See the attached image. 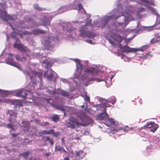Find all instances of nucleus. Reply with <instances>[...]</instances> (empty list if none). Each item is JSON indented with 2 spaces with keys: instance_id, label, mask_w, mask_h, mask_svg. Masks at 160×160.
<instances>
[{
  "instance_id": "obj_1",
  "label": "nucleus",
  "mask_w": 160,
  "mask_h": 160,
  "mask_svg": "<svg viewBox=\"0 0 160 160\" xmlns=\"http://www.w3.org/2000/svg\"><path fill=\"white\" fill-rule=\"evenodd\" d=\"M84 116L87 118L85 122H79L77 119L72 117L70 118L68 121L66 123L67 127L71 129H74L76 127H78L79 126H85L92 123V121L91 118H89L88 116L85 115Z\"/></svg>"
},
{
  "instance_id": "obj_2",
  "label": "nucleus",
  "mask_w": 160,
  "mask_h": 160,
  "mask_svg": "<svg viewBox=\"0 0 160 160\" xmlns=\"http://www.w3.org/2000/svg\"><path fill=\"white\" fill-rule=\"evenodd\" d=\"M148 46V45H145L142 47L141 48L139 49H137L135 48H132L129 47L127 45L123 46L121 48V49L124 52L126 53L131 52H136L138 51H143L147 48Z\"/></svg>"
},
{
  "instance_id": "obj_3",
  "label": "nucleus",
  "mask_w": 160,
  "mask_h": 160,
  "mask_svg": "<svg viewBox=\"0 0 160 160\" xmlns=\"http://www.w3.org/2000/svg\"><path fill=\"white\" fill-rule=\"evenodd\" d=\"M16 59L19 61H24L30 59V56L28 54L22 53L18 54L14 57Z\"/></svg>"
},
{
  "instance_id": "obj_4",
  "label": "nucleus",
  "mask_w": 160,
  "mask_h": 160,
  "mask_svg": "<svg viewBox=\"0 0 160 160\" xmlns=\"http://www.w3.org/2000/svg\"><path fill=\"white\" fill-rule=\"evenodd\" d=\"M42 76V73L39 72H37L35 74L33 75L30 77L32 82L33 84H36L37 83L36 80L37 77H38L40 79H41Z\"/></svg>"
},
{
  "instance_id": "obj_5",
  "label": "nucleus",
  "mask_w": 160,
  "mask_h": 160,
  "mask_svg": "<svg viewBox=\"0 0 160 160\" xmlns=\"http://www.w3.org/2000/svg\"><path fill=\"white\" fill-rule=\"evenodd\" d=\"M9 114V120L10 122H14L17 117V113L12 110H10L8 112Z\"/></svg>"
},
{
  "instance_id": "obj_6",
  "label": "nucleus",
  "mask_w": 160,
  "mask_h": 160,
  "mask_svg": "<svg viewBox=\"0 0 160 160\" xmlns=\"http://www.w3.org/2000/svg\"><path fill=\"white\" fill-rule=\"evenodd\" d=\"M15 95L18 97H21L24 99L26 98L27 96L26 91L23 89L17 90L15 92Z\"/></svg>"
},
{
  "instance_id": "obj_7",
  "label": "nucleus",
  "mask_w": 160,
  "mask_h": 160,
  "mask_svg": "<svg viewBox=\"0 0 160 160\" xmlns=\"http://www.w3.org/2000/svg\"><path fill=\"white\" fill-rule=\"evenodd\" d=\"M0 17L4 20L8 21V20L12 21V17L7 14L6 12H3L0 14Z\"/></svg>"
},
{
  "instance_id": "obj_8",
  "label": "nucleus",
  "mask_w": 160,
  "mask_h": 160,
  "mask_svg": "<svg viewBox=\"0 0 160 160\" xmlns=\"http://www.w3.org/2000/svg\"><path fill=\"white\" fill-rule=\"evenodd\" d=\"M84 154L83 151L80 150L77 152L75 155L74 160H79L82 159L84 157Z\"/></svg>"
},
{
  "instance_id": "obj_9",
  "label": "nucleus",
  "mask_w": 160,
  "mask_h": 160,
  "mask_svg": "<svg viewBox=\"0 0 160 160\" xmlns=\"http://www.w3.org/2000/svg\"><path fill=\"white\" fill-rule=\"evenodd\" d=\"M50 69V71L48 70L44 74V76L48 80L51 81L53 78L54 75L52 72H51L52 70L51 69Z\"/></svg>"
},
{
  "instance_id": "obj_10",
  "label": "nucleus",
  "mask_w": 160,
  "mask_h": 160,
  "mask_svg": "<svg viewBox=\"0 0 160 160\" xmlns=\"http://www.w3.org/2000/svg\"><path fill=\"white\" fill-rule=\"evenodd\" d=\"M6 62L7 63L12 65L13 66L16 67L18 68L20 67L19 65L17 62H15L13 61V59L11 58H8L6 60Z\"/></svg>"
},
{
  "instance_id": "obj_11",
  "label": "nucleus",
  "mask_w": 160,
  "mask_h": 160,
  "mask_svg": "<svg viewBox=\"0 0 160 160\" xmlns=\"http://www.w3.org/2000/svg\"><path fill=\"white\" fill-rule=\"evenodd\" d=\"M85 73H88L89 74H92L93 76L96 75L98 73V71L96 69L92 67L88 68L85 70Z\"/></svg>"
},
{
  "instance_id": "obj_12",
  "label": "nucleus",
  "mask_w": 160,
  "mask_h": 160,
  "mask_svg": "<svg viewBox=\"0 0 160 160\" xmlns=\"http://www.w3.org/2000/svg\"><path fill=\"white\" fill-rule=\"evenodd\" d=\"M106 121L107 123V125L108 126H113L115 124L116 121L112 118H108L106 119Z\"/></svg>"
},
{
  "instance_id": "obj_13",
  "label": "nucleus",
  "mask_w": 160,
  "mask_h": 160,
  "mask_svg": "<svg viewBox=\"0 0 160 160\" xmlns=\"http://www.w3.org/2000/svg\"><path fill=\"white\" fill-rule=\"evenodd\" d=\"M46 31L39 29H37L34 30L32 32V34L35 35H38L39 34H44L46 33Z\"/></svg>"
},
{
  "instance_id": "obj_14",
  "label": "nucleus",
  "mask_w": 160,
  "mask_h": 160,
  "mask_svg": "<svg viewBox=\"0 0 160 160\" xmlns=\"http://www.w3.org/2000/svg\"><path fill=\"white\" fill-rule=\"evenodd\" d=\"M9 23L10 24V26L12 28L13 30V33H12L11 34L12 37L14 38H15V37H16V35L15 34H14L15 33H17L18 34L20 35V34H21V33H20V31L18 29H15L14 28H12V27L11 25V23L9 22Z\"/></svg>"
},
{
  "instance_id": "obj_15",
  "label": "nucleus",
  "mask_w": 160,
  "mask_h": 160,
  "mask_svg": "<svg viewBox=\"0 0 160 160\" xmlns=\"http://www.w3.org/2000/svg\"><path fill=\"white\" fill-rule=\"evenodd\" d=\"M87 28L85 26H83L80 29V32L82 36L85 37L86 34L87 32Z\"/></svg>"
},
{
  "instance_id": "obj_16",
  "label": "nucleus",
  "mask_w": 160,
  "mask_h": 160,
  "mask_svg": "<svg viewBox=\"0 0 160 160\" xmlns=\"http://www.w3.org/2000/svg\"><path fill=\"white\" fill-rule=\"evenodd\" d=\"M106 108H105L104 109V112L99 114L98 116V117L101 120H103L105 119L108 116V114L106 113Z\"/></svg>"
},
{
  "instance_id": "obj_17",
  "label": "nucleus",
  "mask_w": 160,
  "mask_h": 160,
  "mask_svg": "<svg viewBox=\"0 0 160 160\" xmlns=\"http://www.w3.org/2000/svg\"><path fill=\"white\" fill-rule=\"evenodd\" d=\"M22 126L26 128L27 129H28L30 127V124L28 121L26 120H23L22 122Z\"/></svg>"
},
{
  "instance_id": "obj_18",
  "label": "nucleus",
  "mask_w": 160,
  "mask_h": 160,
  "mask_svg": "<svg viewBox=\"0 0 160 160\" xmlns=\"http://www.w3.org/2000/svg\"><path fill=\"white\" fill-rule=\"evenodd\" d=\"M33 8L39 11H45L46 10L45 8L40 7L37 3L34 4L33 5Z\"/></svg>"
},
{
  "instance_id": "obj_19",
  "label": "nucleus",
  "mask_w": 160,
  "mask_h": 160,
  "mask_svg": "<svg viewBox=\"0 0 160 160\" xmlns=\"http://www.w3.org/2000/svg\"><path fill=\"white\" fill-rule=\"evenodd\" d=\"M123 19L124 20V21L122 22H118V24L119 26H121L122 24H124L125 26L126 27L127 25L128 22L127 21L128 20L129 17H127L126 16L123 17Z\"/></svg>"
},
{
  "instance_id": "obj_20",
  "label": "nucleus",
  "mask_w": 160,
  "mask_h": 160,
  "mask_svg": "<svg viewBox=\"0 0 160 160\" xmlns=\"http://www.w3.org/2000/svg\"><path fill=\"white\" fill-rule=\"evenodd\" d=\"M53 107L55 108L56 109L61 110L62 111L64 112L65 109L64 106L61 105H53Z\"/></svg>"
},
{
  "instance_id": "obj_21",
  "label": "nucleus",
  "mask_w": 160,
  "mask_h": 160,
  "mask_svg": "<svg viewBox=\"0 0 160 160\" xmlns=\"http://www.w3.org/2000/svg\"><path fill=\"white\" fill-rule=\"evenodd\" d=\"M159 127V126L158 124L155 123H154V125L150 129V131L154 132Z\"/></svg>"
},
{
  "instance_id": "obj_22",
  "label": "nucleus",
  "mask_w": 160,
  "mask_h": 160,
  "mask_svg": "<svg viewBox=\"0 0 160 160\" xmlns=\"http://www.w3.org/2000/svg\"><path fill=\"white\" fill-rule=\"evenodd\" d=\"M75 62L76 63V66L78 68L82 69V65L80 62V60L78 59H76Z\"/></svg>"
},
{
  "instance_id": "obj_23",
  "label": "nucleus",
  "mask_w": 160,
  "mask_h": 160,
  "mask_svg": "<svg viewBox=\"0 0 160 160\" xmlns=\"http://www.w3.org/2000/svg\"><path fill=\"white\" fill-rule=\"evenodd\" d=\"M0 6L2 8L4 9L7 7L5 0H0Z\"/></svg>"
},
{
  "instance_id": "obj_24",
  "label": "nucleus",
  "mask_w": 160,
  "mask_h": 160,
  "mask_svg": "<svg viewBox=\"0 0 160 160\" xmlns=\"http://www.w3.org/2000/svg\"><path fill=\"white\" fill-rule=\"evenodd\" d=\"M114 40L118 42H121L123 40V38L120 35H116L114 38Z\"/></svg>"
},
{
  "instance_id": "obj_25",
  "label": "nucleus",
  "mask_w": 160,
  "mask_h": 160,
  "mask_svg": "<svg viewBox=\"0 0 160 160\" xmlns=\"http://www.w3.org/2000/svg\"><path fill=\"white\" fill-rule=\"evenodd\" d=\"M155 123L154 122H147L146 125L144 126V128H150V129L152 128V127L154 125Z\"/></svg>"
},
{
  "instance_id": "obj_26",
  "label": "nucleus",
  "mask_w": 160,
  "mask_h": 160,
  "mask_svg": "<svg viewBox=\"0 0 160 160\" xmlns=\"http://www.w3.org/2000/svg\"><path fill=\"white\" fill-rule=\"evenodd\" d=\"M23 44L20 43H18L15 42L13 44V47L15 48H16L18 50H20Z\"/></svg>"
},
{
  "instance_id": "obj_27",
  "label": "nucleus",
  "mask_w": 160,
  "mask_h": 160,
  "mask_svg": "<svg viewBox=\"0 0 160 160\" xmlns=\"http://www.w3.org/2000/svg\"><path fill=\"white\" fill-rule=\"evenodd\" d=\"M145 11V8L142 7H140L138 8L137 11V14L139 16H140V14L141 13L144 12Z\"/></svg>"
},
{
  "instance_id": "obj_28",
  "label": "nucleus",
  "mask_w": 160,
  "mask_h": 160,
  "mask_svg": "<svg viewBox=\"0 0 160 160\" xmlns=\"http://www.w3.org/2000/svg\"><path fill=\"white\" fill-rule=\"evenodd\" d=\"M29 152L28 151L26 152L21 153L19 155V156H22L25 159H27L28 158V157L29 155Z\"/></svg>"
},
{
  "instance_id": "obj_29",
  "label": "nucleus",
  "mask_w": 160,
  "mask_h": 160,
  "mask_svg": "<svg viewBox=\"0 0 160 160\" xmlns=\"http://www.w3.org/2000/svg\"><path fill=\"white\" fill-rule=\"evenodd\" d=\"M59 119V117H58V115L57 114L54 115V116L51 118V120L54 122L58 120Z\"/></svg>"
},
{
  "instance_id": "obj_30",
  "label": "nucleus",
  "mask_w": 160,
  "mask_h": 160,
  "mask_svg": "<svg viewBox=\"0 0 160 160\" xmlns=\"http://www.w3.org/2000/svg\"><path fill=\"white\" fill-rule=\"evenodd\" d=\"M60 93L64 97H68L69 96V94L67 92L64 91L62 90L60 91Z\"/></svg>"
},
{
  "instance_id": "obj_31",
  "label": "nucleus",
  "mask_w": 160,
  "mask_h": 160,
  "mask_svg": "<svg viewBox=\"0 0 160 160\" xmlns=\"http://www.w3.org/2000/svg\"><path fill=\"white\" fill-rule=\"evenodd\" d=\"M37 134L36 135V136H38L39 137H41L44 135H47L46 132V130H43L41 132H37Z\"/></svg>"
},
{
  "instance_id": "obj_32",
  "label": "nucleus",
  "mask_w": 160,
  "mask_h": 160,
  "mask_svg": "<svg viewBox=\"0 0 160 160\" xmlns=\"http://www.w3.org/2000/svg\"><path fill=\"white\" fill-rule=\"evenodd\" d=\"M85 37L90 38H93L94 37L93 33L92 32L88 31L87 32Z\"/></svg>"
},
{
  "instance_id": "obj_33",
  "label": "nucleus",
  "mask_w": 160,
  "mask_h": 160,
  "mask_svg": "<svg viewBox=\"0 0 160 160\" xmlns=\"http://www.w3.org/2000/svg\"><path fill=\"white\" fill-rule=\"evenodd\" d=\"M20 50H21L22 52H26L27 51H28V49L27 47H24L23 46V44L20 49Z\"/></svg>"
},
{
  "instance_id": "obj_34",
  "label": "nucleus",
  "mask_w": 160,
  "mask_h": 160,
  "mask_svg": "<svg viewBox=\"0 0 160 160\" xmlns=\"http://www.w3.org/2000/svg\"><path fill=\"white\" fill-rule=\"evenodd\" d=\"M43 22V25L44 26H49L50 24V22L48 20H44Z\"/></svg>"
},
{
  "instance_id": "obj_35",
  "label": "nucleus",
  "mask_w": 160,
  "mask_h": 160,
  "mask_svg": "<svg viewBox=\"0 0 160 160\" xmlns=\"http://www.w3.org/2000/svg\"><path fill=\"white\" fill-rule=\"evenodd\" d=\"M62 148L59 145H56L55 148V150L56 151H59L60 152L62 151Z\"/></svg>"
},
{
  "instance_id": "obj_36",
  "label": "nucleus",
  "mask_w": 160,
  "mask_h": 160,
  "mask_svg": "<svg viewBox=\"0 0 160 160\" xmlns=\"http://www.w3.org/2000/svg\"><path fill=\"white\" fill-rule=\"evenodd\" d=\"M55 132V131L53 129H49L48 131H47L46 130V134L48 135V134H52Z\"/></svg>"
},
{
  "instance_id": "obj_37",
  "label": "nucleus",
  "mask_w": 160,
  "mask_h": 160,
  "mask_svg": "<svg viewBox=\"0 0 160 160\" xmlns=\"http://www.w3.org/2000/svg\"><path fill=\"white\" fill-rule=\"evenodd\" d=\"M50 137L49 136H44L42 137V140L45 142L48 141Z\"/></svg>"
},
{
  "instance_id": "obj_38",
  "label": "nucleus",
  "mask_w": 160,
  "mask_h": 160,
  "mask_svg": "<svg viewBox=\"0 0 160 160\" xmlns=\"http://www.w3.org/2000/svg\"><path fill=\"white\" fill-rule=\"evenodd\" d=\"M83 98H84L85 100L86 101H87V102H89L90 101V98L89 96H88L87 95H85L83 97Z\"/></svg>"
},
{
  "instance_id": "obj_39",
  "label": "nucleus",
  "mask_w": 160,
  "mask_h": 160,
  "mask_svg": "<svg viewBox=\"0 0 160 160\" xmlns=\"http://www.w3.org/2000/svg\"><path fill=\"white\" fill-rule=\"evenodd\" d=\"M5 126L7 128H12L13 127V124L12 123H10L6 125Z\"/></svg>"
},
{
  "instance_id": "obj_40",
  "label": "nucleus",
  "mask_w": 160,
  "mask_h": 160,
  "mask_svg": "<svg viewBox=\"0 0 160 160\" xmlns=\"http://www.w3.org/2000/svg\"><path fill=\"white\" fill-rule=\"evenodd\" d=\"M48 141L51 145H53L54 144V141L52 138H49Z\"/></svg>"
},
{
  "instance_id": "obj_41",
  "label": "nucleus",
  "mask_w": 160,
  "mask_h": 160,
  "mask_svg": "<svg viewBox=\"0 0 160 160\" xmlns=\"http://www.w3.org/2000/svg\"><path fill=\"white\" fill-rule=\"evenodd\" d=\"M116 99L114 97H113V99L112 101H107V102H111L113 104L116 102Z\"/></svg>"
},
{
  "instance_id": "obj_42",
  "label": "nucleus",
  "mask_w": 160,
  "mask_h": 160,
  "mask_svg": "<svg viewBox=\"0 0 160 160\" xmlns=\"http://www.w3.org/2000/svg\"><path fill=\"white\" fill-rule=\"evenodd\" d=\"M158 42V40L155 39H152L150 41L151 43H152V44L154 43L155 42Z\"/></svg>"
},
{
  "instance_id": "obj_43",
  "label": "nucleus",
  "mask_w": 160,
  "mask_h": 160,
  "mask_svg": "<svg viewBox=\"0 0 160 160\" xmlns=\"http://www.w3.org/2000/svg\"><path fill=\"white\" fill-rule=\"evenodd\" d=\"M23 34H24L30 35L32 34V32L29 31H25L23 32Z\"/></svg>"
},
{
  "instance_id": "obj_44",
  "label": "nucleus",
  "mask_w": 160,
  "mask_h": 160,
  "mask_svg": "<svg viewBox=\"0 0 160 160\" xmlns=\"http://www.w3.org/2000/svg\"><path fill=\"white\" fill-rule=\"evenodd\" d=\"M51 155V152L46 153L44 154V157H46L47 158H48L49 156Z\"/></svg>"
},
{
  "instance_id": "obj_45",
  "label": "nucleus",
  "mask_w": 160,
  "mask_h": 160,
  "mask_svg": "<svg viewBox=\"0 0 160 160\" xmlns=\"http://www.w3.org/2000/svg\"><path fill=\"white\" fill-rule=\"evenodd\" d=\"M59 133V132H53V133L52 134L53 136L57 137L58 136V135Z\"/></svg>"
},
{
  "instance_id": "obj_46",
  "label": "nucleus",
  "mask_w": 160,
  "mask_h": 160,
  "mask_svg": "<svg viewBox=\"0 0 160 160\" xmlns=\"http://www.w3.org/2000/svg\"><path fill=\"white\" fill-rule=\"evenodd\" d=\"M19 134V133H11V135L12 137L13 138H15L17 137Z\"/></svg>"
},
{
  "instance_id": "obj_47",
  "label": "nucleus",
  "mask_w": 160,
  "mask_h": 160,
  "mask_svg": "<svg viewBox=\"0 0 160 160\" xmlns=\"http://www.w3.org/2000/svg\"><path fill=\"white\" fill-rule=\"evenodd\" d=\"M62 144L63 145H65V142L63 137L61 139Z\"/></svg>"
},
{
  "instance_id": "obj_48",
  "label": "nucleus",
  "mask_w": 160,
  "mask_h": 160,
  "mask_svg": "<svg viewBox=\"0 0 160 160\" xmlns=\"http://www.w3.org/2000/svg\"><path fill=\"white\" fill-rule=\"evenodd\" d=\"M91 20H88V21L87 23H86V25H85L86 26L88 25H90L91 24Z\"/></svg>"
},
{
  "instance_id": "obj_49",
  "label": "nucleus",
  "mask_w": 160,
  "mask_h": 160,
  "mask_svg": "<svg viewBox=\"0 0 160 160\" xmlns=\"http://www.w3.org/2000/svg\"><path fill=\"white\" fill-rule=\"evenodd\" d=\"M147 4H150V5H153V6H155V4L153 2V1L149 2V1H148V3H147Z\"/></svg>"
},
{
  "instance_id": "obj_50",
  "label": "nucleus",
  "mask_w": 160,
  "mask_h": 160,
  "mask_svg": "<svg viewBox=\"0 0 160 160\" xmlns=\"http://www.w3.org/2000/svg\"><path fill=\"white\" fill-rule=\"evenodd\" d=\"M78 7L79 9H81L83 8L82 5L81 3H80L78 5Z\"/></svg>"
},
{
  "instance_id": "obj_51",
  "label": "nucleus",
  "mask_w": 160,
  "mask_h": 160,
  "mask_svg": "<svg viewBox=\"0 0 160 160\" xmlns=\"http://www.w3.org/2000/svg\"><path fill=\"white\" fill-rule=\"evenodd\" d=\"M62 149L64 153L66 154L68 153V152L64 149V148H62Z\"/></svg>"
},
{
  "instance_id": "obj_52",
  "label": "nucleus",
  "mask_w": 160,
  "mask_h": 160,
  "mask_svg": "<svg viewBox=\"0 0 160 160\" xmlns=\"http://www.w3.org/2000/svg\"><path fill=\"white\" fill-rule=\"evenodd\" d=\"M70 154H72V156H71V157H72L74 154V152L73 151H71L69 152Z\"/></svg>"
},
{
  "instance_id": "obj_53",
  "label": "nucleus",
  "mask_w": 160,
  "mask_h": 160,
  "mask_svg": "<svg viewBox=\"0 0 160 160\" xmlns=\"http://www.w3.org/2000/svg\"><path fill=\"white\" fill-rule=\"evenodd\" d=\"M0 92L3 93H4L5 94L6 93V91L3 90H2L1 89H0Z\"/></svg>"
},
{
  "instance_id": "obj_54",
  "label": "nucleus",
  "mask_w": 160,
  "mask_h": 160,
  "mask_svg": "<svg viewBox=\"0 0 160 160\" xmlns=\"http://www.w3.org/2000/svg\"><path fill=\"white\" fill-rule=\"evenodd\" d=\"M141 1L143 2L146 3L147 4V3H148V1L147 0H141Z\"/></svg>"
},
{
  "instance_id": "obj_55",
  "label": "nucleus",
  "mask_w": 160,
  "mask_h": 160,
  "mask_svg": "<svg viewBox=\"0 0 160 160\" xmlns=\"http://www.w3.org/2000/svg\"><path fill=\"white\" fill-rule=\"evenodd\" d=\"M35 121L36 122L39 123L40 122V120L38 119H36L35 120Z\"/></svg>"
},
{
  "instance_id": "obj_56",
  "label": "nucleus",
  "mask_w": 160,
  "mask_h": 160,
  "mask_svg": "<svg viewBox=\"0 0 160 160\" xmlns=\"http://www.w3.org/2000/svg\"><path fill=\"white\" fill-rule=\"evenodd\" d=\"M49 123L48 122H45L44 123V125H43V126H44L45 125H49Z\"/></svg>"
},
{
  "instance_id": "obj_57",
  "label": "nucleus",
  "mask_w": 160,
  "mask_h": 160,
  "mask_svg": "<svg viewBox=\"0 0 160 160\" xmlns=\"http://www.w3.org/2000/svg\"><path fill=\"white\" fill-rule=\"evenodd\" d=\"M36 26V25L35 24V22H34L33 23V25L31 26V27L32 28L33 27Z\"/></svg>"
},
{
  "instance_id": "obj_58",
  "label": "nucleus",
  "mask_w": 160,
  "mask_h": 160,
  "mask_svg": "<svg viewBox=\"0 0 160 160\" xmlns=\"http://www.w3.org/2000/svg\"><path fill=\"white\" fill-rule=\"evenodd\" d=\"M16 42H17H17H20V40L18 38H16Z\"/></svg>"
},
{
  "instance_id": "obj_59",
  "label": "nucleus",
  "mask_w": 160,
  "mask_h": 160,
  "mask_svg": "<svg viewBox=\"0 0 160 160\" xmlns=\"http://www.w3.org/2000/svg\"><path fill=\"white\" fill-rule=\"evenodd\" d=\"M64 160H69V158L68 157H65L64 158Z\"/></svg>"
},
{
  "instance_id": "obj_60",
  "label": "nucleus",
  "mask_w": 160,
  "mask_h": 160,
  "mask_svg": "<svg viewBox=\"0 0 160 160\" xmlns=\"http://www.w3.org/2000/svg\"><path fill=\"white\" fill-rule=\"evenodd\" d=\"M33 160H41L39 158H34Z\"/></svg>"
},
{
  "instance_id": "obj_61",
  "label": "nucleus",
  "mask_w": 160,
  "mask_h": 160,
  "mask_svg": "<svg viewBox=\"0 0 160 160\" xmlns=\"http://www.w3.org/2000/svg\"><path fill=\"white\" fill-rule=\"evenodd\" d=\"M51 100V99H47V102L49 103H50V101Z\"/></svg>"
},
{
  "instance_id": "obj_62",
  "label": "nucleus",
  "mask_w": 160,
  "mask_h": 160,
  "mask_svg": "<svg viewBox=\"0 0 160 160\" xmlns=\"http://www.w3.org/2000/svg\"><path fill=\"white\" fill-rule=\"evenodd\" d=\"M148 8L150 9V10L151 9H152V7H151V6H148Z\"/></svg>"
},
{
  "instance_id": "obj_63",
  "label": "nucleus",
  "mask_w": 160,
  "mask_h": 160,
  "mask_svg": "<svg viewBox=\"0 0 160 160\" xmlns=\"http://www.w3.org/2000/svg\"><path fill=\"white\" fill-rule=\"evenodd\" d=\"M9 56L10 57H12L13 55H14V54H9Z\"/></svg>"
},
{
  "instance_id": "obj_64",
  "label": "nucleus",
  "mask_w": 160,
  "mask_h": 160,
  "mask_svg": "<svg viewBox=\"0 0 160 160\" xmlns=\"http://www.w3.org/2000/svg\"><path fill=\"white\" fill-rule=\"evenodd\" d=\"M15 131V129L13 128V127L12 128V129L11 130V131Z\"/></svg>"
}]
</instances>
